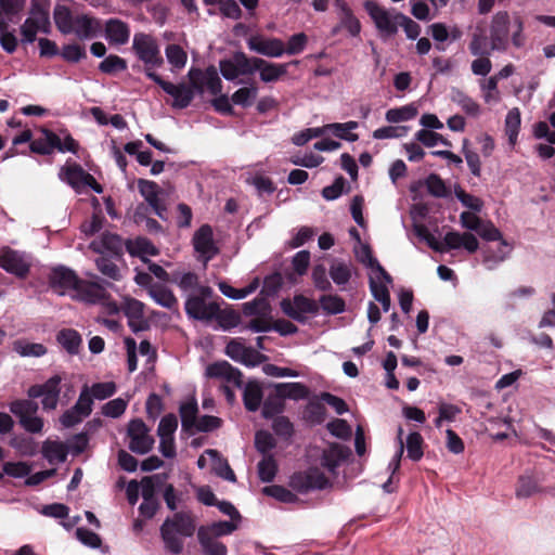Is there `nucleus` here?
Masks as SVG:
<instances>
[{
	"instance_id": "nucleus-1",
	"label": "nucleus",
	"mask_w": 555,
	"mask_h": 555,
	"mask_svg": "<svg viewBox=\"0 0 555 555\" xmlns=\"http://www.w3.org/2000/svg\"><path fill=\"white\" fill-rule=\"evenodd\" d=\"M56 28L63 35H75L80 40L96 38L103 30L99 18L89 14H73L66 5L57 4L53 11Z\"/></svg>"
},
{
	"instance_id": "nucleus-2",
	"label": "nucleus",
	"mask_w": 555,
	"mask_h": 555,
	"mask_svg": "<svg viewBox=\"0 0 555 555\" xmlns=\"http://www.w3.org/2000/svg\"><path fill=\"white\" fill-rule=\"evenodd\" d=\"M491 48L504 52L509 41L516 48L525 44L524 23L519 17L512 18L506 11L496 12L490 23Z\"/></svg>"
},
{
	"instance_id": "nucleus-3",
	"label": "nucleus",
	"mask_w": 555,
	"mask_h": 555,
	"mask_svg": "<svg viewBox=\"0 0 555 555\" xmlns=\"http://www.w3.org/2000/svg\"><path fill=\"white\" fill-rule=\"evenodd\" d=\"M357 258L364 266L369 267L372 272L370 274V289L378 302H380L385 312L390 309V294L389 286L392 284L391 276L379 264L376 258L373 257L371 248L367 245H361L356 250Z\"/></svg>"
},
{
	"instance_id": "nucleus-4",
	"label": "nucleus",
	"mask_w": 555,
	"mask_h": 555,
	"mask_svg": "<svg viewBox=\"0 0 555 555\" xmlns=\"http://www.w3.org/2000/svg\"><path fill=\"white\" fill-rule=\"evenodd\" d=\"M195 529V521L188 513H176L172 517H168L160 527L165 548L173 555L182 553L183 540L192 537Z\"/></svg>"
},
{
	"instance_id": "nucleus-5",
	"label": "nucleus",
	"mask_w": 555,
	"mask_h": 555,
	"mask_svg": "<svg viewBox=\"0 0 555 555\" xmlns=\"http://www.w3.org/2000/svg\"><path fill=\"white\" fill-rule=\"evenodd\" d=\"M364 9L383 40H387L398 33L402 13L396 10H388L375 1H365Z\"/></svg>"
},
{
	"instance_id": "nucleus-6",
	"label": "nucleus",
	"mask_w": 555,
	"mask_h": 555,
	"mask_svg": "<svg viewBox=\"0 0 555 555\" xmlns=\"http://www.w3.org/2000/svg\"><path fill=\"white\" fill-rule=\"evenodd\" d=\"M73 298L91 305H100L107 314H117L119 306L111 299L103 285L80 280Z\"/></svg>"
},
{
	"instance_id": "nucleus-7",
	"label": "nucleus",
	"mask_w": 555,
	"mask_h": 555,
	"mask_svg": "<svg viewBox=\"0 0 555 555\" xmlns=\"http://www.w3.org/2000/svg\"><path fill=\"white\" fill-rule=\"evenodd\" d=\"M78 146L77 141L69 133H65L62 139L59 134L47 129L41 131V137L30 142V150L41 155H49L54 150L61 153L70 152L76 154Z\"/></svg>"
},
{
	"instance_id": "nucleus-8",
	"label": "nucleus",
	"mask_w": 555,
	"mask_h": 555,
	"mask_svg": "<svg viewBox=\"0 0 555 555\" xmlns=\"http://www.w3.org/2000/svg\"><path fill=\"white\" fill-rule=\"evenodd\" d=\"M131 50L144 66L160 67L164 63L157 39L146 33H135Z\"/></svg>"
},
{
	"instance_id": "nucleus-9",
	"label": "nucleus",
	"mask_w": 555,
	"mask_h": 555,
	"mask_svg": "<svg viewBox=\"0 0 555 555\" xmlns=\"http://www.w3.org/2000/svg\"><path fill=\"white\" fill-rule=\"evenodd\" d=\"M59 177L61 181L70 185L77 193H83L87 188L92 189L98 194L103 192V188L95 181L94 177L76 163L66 162L61 168Z\"/></svg>"
},
{
	"instance_id": "nucleus-10",
	"label": "nucleus",
	"mask_w": 555,
	"mask_h": 555,
	"mask_svg": "<svg viewBox=\"0 0 555 555\" xmlns=\"http://www.w3.org/2000/svg\"><path fill=\"white\" fill-rule=\"evenodd\" d=\"M206 375L211 378H220L227 383L221 386V390L223 391L227 400L230 403H233L235 400V393L231 386L236 388L242 387L243 382L241 372L230 363L222 361L208 365L206 369Z\"/></svg>"
},
{
	"instance_id": "nucleus-11",
	"label": "nucleus",
	"mask_w": 555,
	"mask_h": 555,
	"mask_svg": "<svg viewBox=\"0 0 555 555\" xmlns=\"http://www.w3.org/2000/svg\"><path fill=\"white\" fill-rule=\"evenodd\" d=\"M198 295H191L185 301L186 314L195 320L208 321L218 315L219 306L215 302L207 301L206 298L210 296L211 289L202 286L198 289Z\"/></svg>"
},
{
	"instance_id": "nucleus-12",
	"label": "nucleus",
	"mask_w": 555,
	"mask_h": 555,
	"mask_svg": "<svg viewBox=\"0 0 555 555\" xmlns=\"http://www.w3.org/2000/svg\"><path fill=\"white\" fill-rule=\"evenodd\" d=\"M62 377L53 375L46 383L33 385L29 387L27 395L29 398H41L43 410L53 411L56 409L61 395Z\"/></svg>"
},
{
	"instance_id": "nucleus-13",
	"label": "nucleus",
	"mask_w": 555,
	"mask_h": 555,
	"mask_svg": "<svg viewBox=\"0 0 555 555\" xmlns=\"http://www.w3.org/2000/svg\"><path fill=\"white\" fill-rule=\"evenodd\" d=\"M127 437L129 449L137 454L149 453L155 442L145 423L139 418L129 422Z\"/></svg>"
},
{
	"instance_id": "nucleus-14",
	"label": "nucleus",
	"mask_w": 555,
	"mask_h": 555,
	"mask_svg": "<svg viewBox=\"0 0 555 555\" xmlns=\"http://www.w3.org/2000/svg\"><path fill=\"white\" fill-rule=\"evenodd\" d=\"M220 73L228 81H235L241 76L254 74V57L244 52H235L230 59L219 63Z\"/></svg>"
},
{
	"instance_id": "nucleus-15",
	"label": "nucleus",
	"mask_w": 555,
	"mask_h": 555,
	"mask_svg": "<svg viewBox=\"0 0 555 555\" xmlns=\"http://www.w3.org/2000/svg\"><path fill=\"white\" fill-rule=\"evenodd\" d=\"M281 309L289 318L302 322L309 315H315L319 312V305L313 299L297 295L293 299H283Z\"/></svg>"
},
{
	"instance_id": "nucleus-16",
	"label": "nucleus",
	"mask_w": 555,
	"mask_h": 555,
	"mask_svg": "<svg viewBox=\"0 0 555 555\" xmlns=\"http://www.w3.org/2000/svg\"><path fill=\"white\" fill-rule=\"evenodd\" d=\"M0 268L23 279L30 270V261L25 253L5 246L0 250Z\"/></svg>"
},
{
	"instance_id": "nucleus-17",
	"label": "nucleus",
	"mask_w": 555,
	"mask_h": 555,
	"mask_svg": "<svg viewBox=\"0 0 555 555\" xmlns=\"http://www.w3.org/2000/svg\"><path fill=\"white\" fill-rule=\"evenodd\" d=\"M330 485L327 477L320 468H309L305 472L294 474L291 478V486L298 492L306 493L311 490H322Z\"/></svg>"
},
{
	"instance_id": "nucleus-18",
	"label": "nucleus",
	"mask_w": 555,
	"mask_h": 555,
	"mask_svg": "<svg viewBox=\"0 0 555 555\" xmlns=\"http://www.w3.org/2000/svg\"><path fill=\"white\" fill-rule=\"evenodd\" d=\"M194 250L198 259L205 263L211 260L219 251L215 241L214 232L210 225L203 224L193 235L192 240Z\"/></svg>"
},
{
	"instance_id": "nucleus-19",
	"label": "nucleus",
	"mask_w": 555,
	"mask_h": 555,
	"mask_svg": "<svg viewBox=\"0 0 555 555\" xmlns=\"http://www.w3.org/2000/svg\"><path fill=\"white\" fill-rule=\"evenodd\" d=\"M50 286L60 295H70L75 293L80 279L76 273L63 266L53 268L50 273Z\"/></svg>"
},
{
	"instance_id": "nucleus-20",
	"label": "nucleus",
	"mask_w": 555,
	"mask_h": 555,
	"mask_svg": "<svg viewBox=\"0 0 555 555\" xmlns=\"http://www.w3.org/2000/svg\"><path fill=\"white\" fill-rule=\"evenodd\" d=\"M225 353L232 360L246 366H256L262 362V354L238 339H232L225 347Z\"/></svg>"
},
{
	"instance_id": "nucleus-21",
	"label": "nucleus",
	"mask_w": 555,
	"mask_h": 555,
	"mask_svg": "<svg viewBox=\"0 0 555 555\" xmlns=\"http://www.w3.org/2000/svg\"><path fill=\"white\" fill-rule=\"evenodd\" d=\"M246 42L250 51L268 57H281L285 53V44L279 38L251 35Z\"/></svg>"
},
{
	"instance_id": "nucleus-22",
	"label": "nucleus",
	"mask_w": 555,
	"mask_h": 555,
	"mask_svg": "<svg viewBox=\"0 0 555 555\" xmlns=\"http://www.w3.org/2000/svg\"><path fill=\"white\" fill-rule=\"evenodd\" d=\"M104 37L106 41L114 47H120L128 43L130 39V26L118 18H109L104 24Z\"/></svg>"
},
{
	"instance_id": "nucleus-23",
	"label": "nucleus",
	"mask_w": 555,
	"mask_h": 555,
	"mask_svg": "<svg viewBox=\"0 0 555 555\" xmlns=\"http://www.w3.org/2000/svg\"><path fill=\"white\" fill-rule=\"evenodd\" d=\"M259 72L262 82H275L287 73V64L270 63L263 59L254 56V73Z\"/></svg>"
},
{
	"instance_id": "nucleus-24",
	"label": "nucleus",
	"mask_w": 555,
	"mask_h": 555,
	"mask_svg": "<svg viewBox=\"0 0 555 555\" xmlns=\"http://www.w3.org/2000/svg\"><path fill=\"white\" fill-rule=\"evenodd\" d=\"M334 4L338 11L339 17L337 28L347 30L351 37H358L361 33V23L356 17L348 3L345 0H335Z\"/></svg>"
},
{
	"instance_id": "nucleus-25",
	"label": "nucleus",
	"mask_w": 555,
	"mask_h": 555,
	"mask_svg": "<svg viewBox=\"0 0 555 555\" xmlns=\"http://www.w3.org/2000/svg\"><path fill=\"white\" fill-rule=\"evenodd\" d=\"M443 243L448 249L464 248L469 254L477 251L479 248V242L477 237L469 232L460 233L450 231L446 233Z\"/></svg>"
},
{
	"instance_id": "nucleus-26",
	"label": "nucleus",
	"mask_w": 555,
	"mask_h": 555,
	"mask_svg": "<svg viewBox=\"0 0 555 555\" xmlns=\"http://www.w3.org/2000/svg\"><path fill=\"white\" fill-rule=\"evenodd\" d=\"M138 188L141 195L145 198L153 211L160 218H164L165 208L159 198V186L154 181L139 180Z\"/></svg>"
},
{
	"instance_id": "nucleus-27",
	"label": "nucleus",
	"mask_w": 555,
	"mask_h": 555,
	"mask_svg": "<svg viewBox=\"0 0 555 555\" xmlns=\"http://www.w3.org/2000/svg\"><path fill=\"white\" fill-rule=\"evenodd\" d=\"M90 248L100 255H118L121 240L118 235L105 232L90 243Z\"/></svg>"
},
{
	"instance_id": "nucleus-28",
	"label": "nucleus",
	"mask_w": 555,
	"mask_h": 555,
	"mask_svg": "<svg viewBox=\"0 0 555 555\" xmlns=\"http://www.w3.org/2000/svg\"><path fill=\"white\" fill-rule=\"evenodd\" d=\"M511 251L512 246L505 240H501L495 249L491 246L483 249L482 262L488 270H493L509 256Z\"/></svg>"
},
{
	"instance_id": "nucleus-29",
	"label": "nucleus",
	"mask_w": 555,
	"mask_h": 555,
	"mask_svg": "<svg viewBox=\"0 0 555 555\" xmlns=\"http://www.w3.org/2000/svg\"><path fill=\"white\" fill-rule=\"evenodd\" d=\"M122 310L125 315L128 318V324L134 331L140 330V325L144 319V305L130 297H124L119 307V311Z\"/></svg>"
},
{
	"instance_id": "nucleus-30",
	"label": "nucleus",
	"mask_w": 555,
	"mask_h": 555,
	"mask_svg": "<svg viewBox=\"0 0 555 555\" xmlns=\"http://www.w3.org/2000/svg\"><path fill=\"white\" fill-rule=\"evenodd\" d=\"M189 76L191 79L195 77H201V89H205L212 95H217L221 92L222 82L221 79L214 67L207 68L205 72H201L198 69H190Z\"/></svg>"
},
{
	"instance_id": "nucleus-31",
	"label": "nucleus",
	"mask_w": 555,
	"mask_h": 555,
	"mask_svg": "<svg viewBox=\"0 0 555 555\" xmlns=\"http://www.w3.org/2000/svg\"><path fill=\"white\" fill-rule=\"evenodd\" d=\"M353 273V267L350 261L335 259L332 261L328 275L334 284L341 289L349 283Z\"/></svg>"
},
{
	"instance_id": "nucleus-32",
	"label": "nucleus",
	"mask_w": 555,
	"mask_h": 555,
	"mask_svg": "<svg viewBox=\"0 0 555 555\" xmlns=\"http://www.w3.org/2000/svg\"><path fill=\"white\" fill-rule=\"evenodd\" d=\"M164 91L173 98L172 106L176 108L188 107L194 98V90L184 83L168 82Z\"/></svg>"
},
{
	"instance_id": "nucleus-33",
	"label": "nucleus",
	"mask_w": 555,
	"mask_h": 555,
	"mask_svg": "<svg viewBox=\"0 0 555 555\" xmlns=\"http://www.w3.org/2000/svg\"><path fill=\"white\" fill-rule=\"evenodd\" d=\"M468 48L474 56L490 55L492 51H495L491 48V38L487 37L482 26L475 27Z\"/></svg>"
},
{
	"instance_id": "nucleus-34",
	"label": "nucleus",
	"mask_w": 555,
	"mask_h": 555,
	"mask_svg": "<svg viewBox=\"0 0 555 555\" xmlns=\"http://www.w3.org/2000/svg\"><path fill=\"white\" fill-rule=\"evenodd\" d=\"M205 454L209 457L211 470L220 478L234 482L236 480L235 475L230 467L228 461L223 459L217 450L207 449Z\"/></svg>"
},
{
	"instance_id": "nucleus-35",
	"label": "nucleus",
	"mask_w": 555,
	"mask_h": 555,
	"mask_svg": "<svg viewBox=\"0 0 555 555\" xmlns=\"http://www.w3.org/2000/svg\"><path fill=\"white\" fill-rule=\"evenodd\" d=\"M68 449L60 441L47 440L42 446V455L50 464L63 463L66 461Z\"/></svg>"
},
{
	"instance_id": "nucleus-36",
	"label": "nucleus",
	"mask_w": 555,
	"mask_h": 555,
	"mask_svg": "<svg viewBox=\"0 0 555 555\" xmlns=\"http://www.w3.org/2000/svg\"><path fill=\"white\" fill-rule=\"evenodd\" d=\"M126 247L130 255L140 257L143 260L147 256H156L158 254V249L145 237L129 240L126 243Z\"/></svg>"
},
{
	"instance_id": "nucleus-37",
	"label": "nucleus",
	"mask_w": 555,
	"mask_h": 555,
	"mask_svg": "<svg viewBox=\"0 0 555 555\" xmlns=\"http://www.w3.org/2000/svg\"><path fill=\"white\" fill-rule=\"evenodd\" d=\"M263 392L257 382H248L243 389L244 405L248 411L255 412L259 409Z\"/></svg>"
},
{
	"instance_id": "nucleus-38",
	"label": "nucleus",
	"mask_w": 555,
	"mask_h": 555,
	"mask_svg": "<svg viewBox=\"0 0 555 555\" xmlns=\"http://www.w3.org/2000/svg\"><path fill=\"white\" fill-rule=\"evenodd\" d=\"M280 398L302 400L309 396V389L301 383H282L275 386Z\"/></svg>"
},
{
	"instance_id": "nucleus-39",
	"label": "nucleus",
	"mask_w": 555,
	"mask_h": 555,
	"mask_svg": "<svg viewBox=\"0 0 555 555\" xmlns=\"http://www.w3.org/2000/svg\"><path fill=\"white\" fill-rule=\"evenodd\" d=\"M197 538L204 555H228L227 546L218 538L207 534L206 531L198 530Z\"/></svg>"
},
{
	"instance_id": "nucleus-40",
	"label": "nucleus",
	"mask_w": 555,
	"mask_h": 555,
	"mask_svg": "<svg viewBox=\"0 0 555 555\" xmlns=\"http://www.w3.org/2000/svg\"><path fill=\"white\" fill-rule=\"evenodd\" d=\"M346 457L347 451L343 447L334 444L323 452L321 463L328 472L335 473Z\"/></svg>"
},
{
	"instance_id": "nucleus-41",
	"label": "nucleus",
	"mask_w": 555,
	"mask_h": 555,
	"mask_svg": "<svg viewBox=\"0 0 555 555\" xmlns=\"http://www.w3.org/2000/svg\"><path fill=\"white\" fill-rule=\"evenodd\" d=\"M150 296L154 301L169 310H176L178 307V300L170 289L162 285H154L149 291Z\"/></svg>"
},
{
	"instance_id": "nucleus-42",
	"label": "nucleus",
	"mask_w": 555,
	"mask_h": 555,
	"mask_svg": "<svg viewBox=\"0 0 555 555\" xmlns=\"http://www.w3.org/2000/svg\"><path fill=\"white\" fill-rule=\"evenodd\" d=\"M359 127V124L357 121L350 120L347 122H334V124H327L326 128H328V131L333 133L335 137L346 140L348 142H356L359 139V135L353 132Z\"/></svg>"
},
{
	"instance_id": "nucleus-43",
	"label": "nucleus",
	"mask_w": 555,
	"mask_h": 555,
	"mask_svg": "<svg viewBox=\"0 0 555 555\" xmlns=\"http://www.w3.org/2000/svg\"><path fill=\"white\" fill-rule=\"evenodd\" d=\"M59 344L70 354H76L81 345V337L75 330H62L56 337Z\"/></svg>"
},
{
	"instance_id": "nucleus-44",
	"label": "nucleus",
	"mask_w": 555,
	"mask_h": 555,
	"mask_svg": "<svg viewBox=\"0 0 555 555\" xmlns=\"http://www.w3.org/2000/svg\"><path fill=\"white\" fill-rule=\"evenodd\" d=\"M418 111L414 104L390 108L385 114V119L390 124H397L413 119Z\"/></svg>"
},
{
	"instance_id": "nucleus-45",
	"label": "nucleus",
	"mask_w": 555,
	"mask_h": 555,
	"mask_svg": "<svg viewBox=\"0 0 555 555\" xmlns=\"http://www.w3.org/2000/svg\"><path fill=\"white\" fill-rule=\"evenodd\" d=\"M179 411L183 428L192 430L197 418V401L194 398L188 399L181 403Z\"/></svg>"
},
{
	"instance_id": "nucleus-46",
	"label": "nucleus",
	"mask_w": 555,
	"mask_h": 555,
	"mask_svg": "<svg viewBox=\"0 0 555 555\" xmlns=\"http://www.w3.org/2000/svg\"><path fill=\"white\" fill-rule=\"evenodd\" d=\"M319 308L326 314H339L345 312L346 304L345 300L338 295H322L319 298Z\"/></svg>"
},
{
	"instance_id": "nucleus-47",
	"label": "nucleus",
	"mask_w": 555,
	"mask_h": 555,
	"mask_svg": "<svg viewBox=\"0 0 555 555\" xmlns=\"http://www.w3.org/2000/svg\"><path fill=\"white\" fill-rule=\"evenodd\" d=\"M218 287L222 295H224L228 298L237 300L246 298L248 295L254 293L258 287V282L255 281L243 288H235L228 284L227 282H220L218 284Z\"/></svg>"
},
{
	"instance_id": "nucleus-48",
	"label": "nucleus",
	"mask_w": 555,
	"mask_h": 555,
	"mask_svg": "<svg viewBox=\"0 0 555 555\" xmlns=\"http://www.w3.org/2000/svg\"><path fill=\"white\" fill-rule=\"evenodd\" d=\"M165 54L168 63L171 65L172 70L182 69L188 61L186 52L178 44H168L165 49Z\"/></svg>"
},
{
	"instance_id": "nucleus-49",
	"label": "nucleus",
	"mask_w": 555,
	"mask_h": 555,
	"mask_svg": "<svg viewBox=\"0 0 555 555\" xmlns=\"http://www.w3.org/2000/svg\"><path fill=\"white\" fill-rule=\"evenodd\" d=\"M499 81L492 76L488 79H482L479 82V87L482 93V98L487 104H495L501 100L500 91L498 88Z\"/></svg>"
},
{
	"instance_id": "nucleus-50",
	"label": "nucleus",
	"mask_w": 555,
	"mask_h": 555,
	"mask_svg": "<svg viewBox=\"0 0 555 555\" xmlns=\"http://www.w3.org/2000/svg\"><path fill=\"white\" fill-rule=\"evenodd\" d=\"M258 94V88L250 85L248 87H242L238 90H236L232 96L231 100L233 104L242 106V107H249L256 100Z\"/></svg>"
},
{
	"instance_id": "nucleus-51",
	"label": "nucleus",
	"mask_w": 555,
	"mask_h": 555,
	"mask_svg": "<svg viewBox=\"0 0 555 555\" xmlns=\"http://www.w3.org/2000/svg\"><path fill=\"white\" fill-rule=\"evenodd\" d=\"M28 20L40 30V33L49 34L50 33V16L49 12L43 8L36 5L33 7Z\"/></svg>"
},
{
	"instance_id": "nucleus-52",
	"label": "nucleus",
	"mask_w": 555,
	"mask_h": 555,
	"mask_svg": "<svg viewBox=\"0 0 555 555\" xmlns=\"http://www.w3.org/2000/svg\"><path fill=\"white\" fill-rule=\"evenodd\" d=\"M13 349L22 357H41L47 353V348L42 344L16 340Z\"/></svg>"
},
{
	"instance_id": "nucleus-53",
	"label": "nucleus",
	"mask_w": 555,
	"mask_h": 555,
	"mask_svg": "<svg viewBox=\"0 0 555 555\" xmlns=\"http://www.w3.org/2000/svg\"><path fill=\"white\" fill-rule=\"evenodd\" d=\"M540 491L538 481L531 476H520L516 487V496L527 499Z\"/></svg>"
},
{
	"instance_id": "nucleus-54",
	"label": "nucleus",
	"mask_w": 555,
	"mask_h": 555,
	"mask_svg": "<svg viewBox=\"0 0 555 555\" xmlns=\"http://www.w3.org/2000/svg\"><path fill=\"white\" fill-rule=\"evenodd\" d=\"M520 127V112L518 108L511 109L505 118V131L508 135L509 143H516Z\"/></svg>"
},
{
	"instance_id": "nucleus-55",
	"label": "nucleus",
	"mask_w": 555,
	"mask_h": 555,
	"mask_svg": "<svg viewBox=\"0 0 555 555\" xmlns=\"http://www.w3.org/2000/svg\"><path fill=\"white\" fill-rule=\"evenodd\" d=\"M278 472V464L272 455H264L258 463V475L261 481L270 482Z\"/></svg>"
},
{
	"instance_id": "nucleus-56",
	"label": "nucleus",
	"mask_w": 555,
	"mask_h": 555,
	"mask_svg": "<svg viewBox=\"0 0 555 555\" xmlns=\"http://www.w3.org/2000/svg\"><path fill=\"white\" fill-rule=\"evenodd\" d=\"M99 69L104 74H115L127 69V62L116 54H109L99 64Z\"/></svg>"
},
{
	"instance_id": "nucleus-57",
	"label": "nucleus",
	"mask_w": 555,
	"mask_h": 555,
	"mask_svg": "<svg viewBox=\"0 0 555 555\" xmlns=\"http://www.w3.org/2000/svg\"><path fill=\"white\" fill-rule=\"evenodd\" d=\"M452 100L468 115L470 116H478L480 113V106L479 104L465 94L462 91H455L453 93Z\"/></svg>"
},
{
	"instance_id": "nucleus-58",
	"label": "nucleus",
	"mask_w": 555,
	"mask_h": 555,
	"mask_svg": "<svg viewBox=\"0 0 555 555\" xmlns=\"http://www.w3.org/2000/svg\"><path fill=\"white\" fill-rule=\"evenodd\" d=\"M236 529V525L232 521H217L208 526L199 527L198 531H206L207 534L214 538L231 534Z\"/></svg>"
},
{
	"instance_id": "nucleus-59",
	"label": "nucleus",
	"mask_w": 555,
	"mask_h": 555,
	"mask_svg": "<svg viewBox=\"0 0 555 555\" xmlns=\"http://www.w3.org/2000/svg\"><path fill=\"white\" fill-rule=\"evenodd\" d=\"M38 404L30 400H15L10 403V411L21 421L30 414H36Z\"/></svg>"
},
{
	"instance_id": "nucleus-60",
	"label": "nucleus",
	"mask_w": 555,
	"mask_h": 555,
	"mask_svg": "<svg viewBox=\"0 0 555 555\" xmlns=\"http://www.w3.org/2000/svg\"><path fill=\"white\" fill-rule=\"evenodd\" d=\"M423 438L420 433H411L406 437L408 457L412 461H420L423 456Z\"/></svg>"
},
{
	"instance_id": "nucleus-61",
	"label": "nucleus",
	"mask_w": 555,
	"mask_h": 555,
	"mask_svg": "<svg viewBox=\"0 0 555 555\" xmlns=\"http://www.w3.org/2000/svg\"><path fill=\"white\" fill-rule=\"evenodd\" d=\"M73 408L78 412H80V415L88 417L92 413L93 409V398L90 395L89 386L85 385L81 388V391L79 393L78 400L73 405Z\"/></svg>"
},
{
	"instance_id": "nucleus-62",
	"label": "nucleus",
	"mask_w": 555,
	"mask_h": 555,
	"mask_svg": "<svg viewBox=\"0 0 555 555\" xmlns=\"http://www.w3.org/2000/svg\"><path fill=\"white\" fill-rule=\"evenodd\" d=\"M408 131L409 128L405 126H385L374 130L373 138L376 140L403 138Z\"/></svg>"
},
{
	"instance_id": "nucleus-63",
	"label": "nucleus",
	"mask_w": 555,
	"mask_h": 555,
	"mask_svg": "<svg viewBox=\"0 0 555 555\" xmlns=\"http://www.w3.org/2000/svg\"><path fill=\"white\" fill-rule=\"evenodd\" d=\"M117 390L114 382L95 383L89 387L93 400H105L111 398Z\"/></svg>"
},
{
	"instance_id": "nucleus-64",
	"label": "nucleus",
	"mask_w": 555,
	"mask_h": 555,
	"mask_svg": "<svg viewBox=\"0 0 555 555\" xmlns=\"http://www.w3.org/2000/svg\"><path fill=\"white\" fill-rule=\"evenodd\" d=\"M312 282L317 289L328 292L332 289V283L327 278L326 268L323 264H317L312 269Z\"/></svg>"
}]
</instances>
